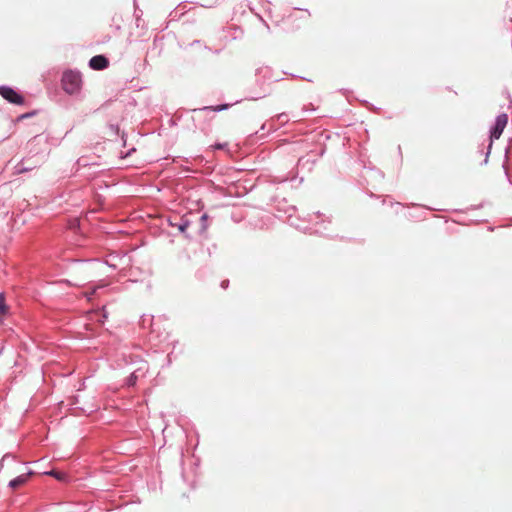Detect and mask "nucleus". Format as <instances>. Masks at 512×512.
<instances>
[{"label": "nucleus", "mask_w": 512, "mask_h": 512, "mask_svg": "<svg viewBox=\"0 0 512 512\" xmlns=\"http://www.w3.org/2000/svg\"><path fill=\"white\" fill-rule=\"evenodd\" d=\"M82 79L79 72L66 71L62 77L63 89L69 93L74 94L79 91L81 87Z\"/></svg>", "instance_id": "f257e3e1"}, {"label": "nucleus", "mask_w": 512, "mask_h": 512, "mask_svg": "<svg viewBox=\"0 0 512 512\" xmlns=\"http://www.w3.org/2000/svg\"><path fill=\"white\" fill-rule=\"evenodd\" d=\"M0 95L10 103L18 105L24 103V98L10 87L1 86Z\"/></svg>", "instance_id": "f03ea898"}, {"label": "nucleus", "mask_w": 512, "mask_h": 512, "mask_svg": "<svg viewBox=\"0 0 512 512\" xmlns=\"http://www.w3.org/2000/svg\"><path fill=\"white\" fill-rule=\"evenodd\" d=\"M508 122L507 114H500L496 118L495 125L491 131V139H499Z\"/></svg>", "instance_id": "7ed1b4c3"}, {"label": "nucleus", "mask_w": 512, "mask_h": 512, "mask_svg": "<svg viewBox=\"0 0 512 512\" xmlns=\"http://www.w3.org/2000/svg\"><path fill=\"white\" fill-rule=\"evenodd\" d=\"M109 65L108 59L103 55L93 56L89 61V66L94 70H103Z\"/></svg>", "instance_id": "20e7f679"}, {"label": "nucleus", "mask_w": 512, "mask_h": 512, "mask_svg": "<svg viewBox=\"0 0 512 512\" xmlns=\"http://www.w3.org/2000/svg\"><path fill=\"white\" fill-rule=\"evenodd\" d=\"M30 475H31V473H27V474L18 476L17 478L10 481L9 486L12 489L19 488L20 486L24 485L28 481Z\"/></svg>", "instance_id": "39448f33"}, {"label": "nucleus", "mask_w": 512, "mask_h": 512, "mask_svg": "<svg viewBox=\"0 0 512 512\" xmlns=\"http://www.w3.org/2000/svg\"><path fill=\"white\" fill-rule=\"evenodd\" d=\"M9 307L5 303V299L3 294H0V323L3 321V318L8 314Z\"/></svg>", "instance_id": "423d86ee"}, {"label": "nucleus", "mask_w": 512, "mask_h": 512, "mask_svg": "<svg viewBox=\"0 0 512 512\" xmlns=\"http://www.w3.org/2000/svg\"><path fill=\"white\" fill-rule=\"evenodd\" d=\"M45 474L53 476L54 478H56V479H58L60 481H63L66 478V475L64 473L59 472V471H55V470H51L49 472H46Z\"/></svg>", "instance_id": "0eeeda50"}, {"label": "nucleus", "mask_w": 512, "mask_h": 512, "mask_svg": "<svg viewBox=\"0 0 512 512\" xmlns=\"http://www.w3.org/2000/svg\"><path fill=\"white\" fill-rule=\"evenodd\" d=\"M228 107V105H219V106H216V107H205V109H212L214 111H221V110H224Z\"/></svg>", "instance_id": "6e6552de"}, {"label": "nucleus", "mask_w": 512, "mask_h": 512, "mask_svg": "<svg viewBox=\"0 0 512 512\" xmlns=\"http://www.w3.org/2000/svg\"><path fill=\"white\" fill-rule=\"evenodd\" d=\"M136 381H137V376L135 375V373H133V374L129 377V379H128V384H129L130 386H133V385H135Z\"/></svg>", "instance_id": "1a4fd4ad"}, {"label": "nucleus", "mask_w": 512, "mask_h": 512, "mask_svg": "<svg viewBox=\"0 0 512 512\" xmlns=\"http://www.w3.org/2000/svg\"><path fill=\"white\" fill-rule=\"evenodd\" d=\"M225 147V144H217L215 146L216 149H223Z\"/></svg>", "instance_id": "9d476101"}]
</instances>
